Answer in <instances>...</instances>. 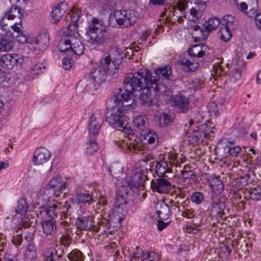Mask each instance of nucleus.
I'll return each instance as SVG.
<instances>
[{
    "mask_svg": "<svg viewBox=\"0 0 261 261\" xmlns=\"http://www.w3.org/2000/svg\"><path fill=\"white\" fill-rule=\"evenodd\" d=\"M37 256V248L33 243L28 244L25 253L26 261H33L36 260Z\"/></svg>",
    "mask_w": 261,
    "mask_h": 261,
    "instance_id": "nucleus-39",
    "label": "nucleus"
},
{
    "mask_svg": "<svg viewBox=\"0 0 261 261\" xmlns=\"http://www.w3.org/2000/svg\"><path fill=\"white\" fill-rule=\"evenodd\" d=\"M49 34L45 31L44 33L40 34L35 39V44L38 45L40 49H44L49 45Z\"/></svg>",
    "mask_w": 261,
    "mask_h": 261,
    "instance_id": "nucleus-36",
    "label": "nucleus"
},
{
    "mask_svg": "<svg viewBox=\"0 0 261 261\" xmlns=\"http://www.w3.org/2000/svg\"><path fill=\"white\" fill-rule=\"evenodd\" d=\"M159 122L161 126H167L170 125L172 120L170 115L163 113L159 118Z\"/></svg>",
    "mask_w": 261,
    "mask_h": 261,
    "instance_id": "nucleus-53",
    "label": "nucleus"
},
{
    "mask_svg": "<svg viewBox=\"0 0 261 261\" xmlns=\"http://www.w3.org/2000/svg\"><path fill=\"white\" fill-rule=\"evenodd\" d=\"M76 226L79 229L84 230H93L97 232L100 229V225L94 224L93 217L89 213H84L77 218Z\"/></svg>",
    "mask_w": 261,
    "mask_h": 261,
    "instance_id": "nucleus-9",
    "label": "nucleus"
},
{
    "mask_svg": "<svg viewBox=\"0 0 261 261\" xmlns=\"http://www.w3.org/2000/svg\"><path fill=\"white\" fill-rule=\"evenodd\" d=\"M184 210L182 211L181 216L184 217H186L189 219H191L194 217V211L192 208H184Z\"/></svg>",
    "mask_w": 261,
    "mask_h": 261,
    "instance_id": "nucleus-64",
    "label": "nucleus"
},
{
    "mask_svg": "<svg viewBox=\"0 0 261 261\" xmlns=\"http://www.w3.org/2000/svg\"><path fill=\"white\" fill-rule=\"evenodd\" d=\"M245 66V64L244 62L240 59L237 60L235 63L232 65V70L230 72V74L231 79H233L234 81H237L240 79L242 71Z\"/></svg>",
    "mask_w": 261,
    "mask_h": 261,
    "instance_id": "nucleus-30",
    "label": "nucleus"
},
{
    "mask_svg": "<svg viewBox=\"0 0 261 261\" xmlns=\"http://www.w3.org/2000/svg\"><path fill=\"white\" fill-rule=\"evenodd\" d=\"M70 23L68 32L65 36V41L68 43V47L71 52L75 55H82L84 51V46L79 38L77 21L80 18L78 10L74 9L69 13Z\"/></svg>",
    "mask_w": 261,
    "mask_h": 261,
    "instance_id": "nucleus-4",
    "label": "nucleus"
},
{
    "mask_svg": "<svg viewBox=\"0 0 261 261\" xmlns=\"http://www.w3.org/2000/svg\"><path fill=\"white\" fill-rule=\"evenodd\" d=\"M43 232L46 235H52L57 229L55 222L53 220L44 221L42 222Z\"/></svg>",
    "mask_w": 261,
    "mask_h": 261,
    "instance_id": "nucleus-37",
    "label": "nucleus"
},
{
    "mask_svg": "<svg viewBox=\"0 0 261 261\" xmlns=\"http://www.w3.org/2000/svg\"><path fill=\"white\" fill-rule=\"evenodd\" d=\"M106 73L98 66L94 67L89 73V78L95 86L99 85L105 79Z\"/></svg>",
    "mask_w": 261,
    "mask_h": 261,
    "instance_id": "nucleus-24",
    "label": "nucleus"
},
{
    "mask_svg": "<svg viewBox=\"0 0 261 261\" xmlns=\"http://www.w3.org/2000/svg\"><path fill=\"white\" fill-rule=\"evenodd\" d=\"M155 171L160 177H169L172 176V169L166 161H161L155 165Z\"/></svg>",
    "mask_w": 261,
    "mask_h": 261,
    "instance_id": "nucleus-21",
    "label": "nucleus"
},
{
    "mask_svg": "<svg viewBox=\"0 0 261 261\" xmlns=\"http://www.w3.org/2000/svg\"><path fill=\"white\" fill-rule=\"evenodd\" d=\"M250 197L254 201L261 200V187H257L251 189L250 192Z\"/></svg>",
    "mask_w": 261,
    "mask_h": 261,
    "instance_id": "nucleus-54",
    "label": "nucleus"
},
{
    "mask_svg": "<svg viewBox=\"0 0 261 261\" xmlns=\"http://www.w3.org/2000/svg\"><path fill=\"white\" fill-rule=\"evenodd\" d=\"M68 43L65 41V38L62 39L59 44V50L61 52L70 53L71 52V48L68 47Z\"/></svg>",
    "mask_w": 261,
    "mask_h": 261,
    "instance_id": "nucleus-58",
    "label": "nucleus"
},
{
    "mask_svg": "<svg viewBox=\"0 0 261 261\" xmlns=\"http://www.w3.org/2000/svg\"><path fill=\"white\" fill-rule=\"evenodd\" d=\"M158 77L153 76L149 70L141 69L135 73L132 77H126L123 82V89L119 88V91L113 96L115 102L127 101L135 92H139L135 96H138L141 103L150 106L153 103L151 96V90H158Z\"/></svg>",
    "mask_w": 261,
    "mask_h": 261,
    "instance_id": "nucleus-1",
    "label": "nucleus"
},
{
    "mask_svg": "<svg viewBox=\"0 0 261 261\" xmlns=\"http://www.w3.org/2000/svg\"><path fill=\"white\" fill-rule=\"evenodd\" d=\"M112 98L113 97H111L110 101L115 106H113L112 108L108 109L107 121L114 127L122 128L121 130L129 134L132 130L128 124V118L125 115L126 110L123 103L124 101L115 102Z\"/></svg>",
    "mask_w": 261,
    "mask_h": 261,
    "instance_id": "nucleus-3",
    "label": "nucleus"
},
{
    "mask_svg": "<svg viewBox=\"0 0 261 261\" xmlns=\"http://www.w3.org/2000/svg\"><path fill=\"white\" fill-rule=\"evenodd\" d=\"M155 210L159 217L162 220H167L170 216L168 205L163 200L158 201Z\"/></svg>",
    "mask_w": 261,
    "mask_h": 261,
    "instance_id": "nucleus-26",
    "label": "nucleus"
},
{
    "mask_svg": "<svg viewBox=\"0 0 261 261\" xmlns=\"http://www.w3.org/2000/svg\"><path fill=\"white\" fill-rule=\"evenodd\" d=\"M180 62L184 66V70L187 72L194 71L199 66L198 60L192 56L189 59H183Z\"/></svg>",
    "mask_w": 261,
    "mask_h": 261,
    "instance_id": "nucleus-31",
    "label": "nucleus"
},
{
    "mask_svg": "<svg viewBox=\"0 0 261 261\" xmlns=\"http://www.w3.org/2000/svg\"><path fill=\"white\" fill-rule=\"evenodd\" d=\"M126 206V200L123 195H117L115 198L114 206Z\"/></svg>",
    "mask_w": 261,
    "mask_h": 261,
    "instance_id": "nucleus-60",
    "label": "nucleus"
},
{
    "mask_svg": "<svg viewBox=\"0 0 261 261\" xmlns=\"http://www.w3.org/2000/svg\"><path fill=\"white\" fill-rule=\"evenodd\" d=\"M174 102L178 112L185 113L189 109V99L184 96H176L174 98Z\"/></svg>",
    "mask_w": 261,
    "mask_h": 261,
    "instance_id": "nucleus-27",
    "label": "nucleus"
},
{
    "mask_svg": "<svg viewBox=\"0 0 261 261\" xmlns=\"http://www.w3.org/2000/svg\"><path fill=\"white\" fill-rule=\"evenodd\" d=\"M192 201L197 204H200L203 200V196L202 193L199 192H195L191 196Z\"/></svg>",
    "mask_w": 261,
    "mask_h": 261,
    "instance_id": "nucleus-62",
    "label": "nucleus"
},
{
    "mask_svg": "<svg viewBox=\"0 0 261 261\" xmlns=\"http://www.w3.org/2000/svg\"><path fill=\"white\" fill-rule=\"evenodd\" d=\"M98 67L103 71L106 74L113 75L117 70L118 64L112 59L109 55L102 58L99 61Z\"/></svg>",
    "mask_w": 261,
    "mask_h": 261,
    "instance_id": "nucleus-17",
    "label": "nucleus"
},
{
    "mask_svg": "<svg viewBox=\"0 0 261 261\" xmlns=\"http://www.w3.org/2000/svg\"><path fill=\"white\" fill-rule=\"evenodd\" d=\"M133 125L135 130L140 134L149 128L148 119L144 116H136L133 119Z\"/></svg>",
    "mask_w": 261,
    "mask_h": 261,
    "instance_id": "nucleus-25",
    "label": "nucleus"
},
{
    "mask_svg": "<svg viewBox=\"0 0 261 261\" xmlns=\"http://www.w3.org/2000/svg\"><path fill=\"white\" fill-rule=\"evenodd\" d=\"M186 3L182 0H178L172 3L169 7V12L166 20H169L170 18L173 16L176 17V20L181 22L182 17L188 18V14H186Z\"/></svg>",
    "mask_w": 261,
    "mask_h": 261,
    "instance_id": "nucleus-10",
    "label": "nucleus"
},
{
    "mask_svg": "<svg viewBox=\"0 0 261 261\" xmlns=\"http://www.w3.org/2000/svg\"><path fill=\"white\" fill-rule=\"evenodd\" d=\"M210 185L212 191L216 195L221 194L223 191V182L218 177H212L210 180Z\"/></svg>",
    "mask_w": 261,
    "mask_h": 261,
    "instance_id": "nucleus-34",
    "label": "nucleus"
},
{
    "mask_svg": "<svg viewBox=\"0 0 261 261\" xmlns=\"http://www.w3.org/2000/svg\"><path fill=\"white\" fill-rule=\"evenodd\" d=\"M13 41L0 34V52L9 51L13 47Z\"/></svg>",
    "mask_w": 261,
    "mask_h": 261,
    "instance_id": "nucleus-41",
    "label": "nucleus"
},
{
    "mask_svg": "<svg viewBox=\"0 0 261 261\" xmlns=\"http://www.w3.org/2000/svg\"><path fill=\"white\" fill-rule=\"evenodd\" d=\"M225 208V203L218 199H215L213 201L212 209L216 211L220 217H222L224 214Z\"/></svg>",
    "mask_w": 261,
    "mask_h": 261,
    "instance_id": "nucleus-44",
    "label": "nucleus"
},
{
    "mask_svg": "<svg viewBox=\"0 0 261 261\" xmlns=\"http://www.w3.org/2000/svg\"><path fill=\"white\" fill-rule=\"evenodd\" d=\"M69 186L68 180L59 175L52 177L46 185L48 189H52L53 194L56 197L59 196Z\"/></svg>",
    "mask_w": 261,
    "mask_h": 261,
    "instance_id": "nucleus-8",
    "label": "nucleus"
},
{
    "mask_svg": "<svg viewBox=\"0 0 261 261\" xmlns=\"http://www.w3.org/2000/svg\"><path fill=\"white\" fill-rule=\"evenodd\" d=\"M126 144L128 145V148L131 151L134 152L140 151L142 152V160L143 162H147L153 159V156L150 153V151H143L141 143L139 139L129 140V142L127 141Z\"/></svg>",
    "mask_w": 261,
    "mask_h": 261,
    "instance_id": "nucleus-16",
    "label": "nucleus"
},
{
    "mask_svg": "<svg viewBox=\"0 0 261 261\" xmlns=\"http://www.w3.org/2000/svg\"><path fill=\"white\" fill-rule=\"evenodd\" d=\"M109 172L114 177H116L122 172V168L119 165L114 164L109 169Z\"/></svg>",
    "mask_w": 261,
    "mask_h": 261,
    "instance_id": "nucleus-59",
    "label": "nucleus"
},
{
    "mask_svg": "<svg viewBox=\"0 0 261 261\" xmlns=\"http://www.w3.org/2000/svg\"><path fill=\"white\" fill-rule=\"evenodd\" d=\"M142 261H159L157 253L151 251L148 253L143 254L142 256Z\"/></svg>",
    "mask_w": 261,
    "mask_h": 261,
    "instance_id": "nucleus-56",
    "label": "nucleus"
},
{
    "mask_svg": "<svg viewBox=\"0 0 261 261\" xmlns=\"http://www.w3.org/2000/svg\"><path fill=\"white\" fill-rule=\"evenodd\" d=\"M76 198L79 204H90L94 202L93 198L88 193H79L76 195Z\"/></svg>",
    "mask_w": 261,
    "mask_h": 261,
    "instance_id": "nucleus-43",
    "label": "nucleus"
},
{
    "mask_svg": "<svg viewBox=\"0 0 261 261\" xmlns=\"http://www.w3.org/2000/svg\"><path fill=\"white\" fill-rule=\"evenodd\" d=\"M23 62L22 56L19 54H7L0 59V64L4 68L12 69L15 66L20 65Z\"/></svg>",
    "mask_w": 261,
    "mask_h": 261,
    "instance_id": "nucleus-11",
    "label": "nucleus"
},
{
    "mask_svg": "<svg viewBox=\"0 0 261 261\" xmlns=\"http://www.w3.org/2000/svg\"><path fill=\"white\" fill-rule=\"evenodd\" d=\"M45 65L42 62H38L32 69V73L33 74H39L42 73L45 70Z\"/></svg>",
    "mask_w": 261,
    "mask_h": 261,
    "instance_id": "nucleus-57",
    "label": "nucleus"
},
{
    "mask_svg": "<svg viewBox=\"0 0 261 261\" xmlns=\"http://www.w3.org/2000/svg\"><path fill=\"white\" fill-rule=\"evenodd\" d=\"M126 214V206H113L111 219L112 221L118 223V224L120 225L121 222L124 219Z\"/></svg>",
    "mask_w": 261,
    "mask_h": 261,
    "instance_id": "nucleus-22",
    "label": "nucleus"
},
{
    "mask_svg": "<svg viewBox=\"0 0 261 261\" xmlns=\"http://www.w3.org/2000/svg\"><path fill=\"white\" fill-rule=\"evenodd\" d=\"M103 122V115L99 111L95 112L89 121L88 130L90 135H97Z\"/></svg>",
    "mask_w": 261,
    "mask_h": 261,
    "instance_id": "nucleus-13",
    "label": "nucleus"
},
{
    "mask_svg": "<svg viewBox=\"0 0 261 261\" xmlns=\"http://www.w3.org/2000/svg\"><path fill=\"white\" fill-rule=\"evenodd\" d=\"M60 226L64 231L61 232L63 234L60 238L59 242L60 245L67 248L71 244V239L69 233L68 222L66 220L62 221L60 223Z\"/></svg>",
    "mask_w": 261,
    "mask_h": 261,
    "instance_id": "nucleus-23",
    "label": "nucleus"
},
{
    "mask_svg": "<svg viewBox=\"0 0 261 261\" xmlns=\"http://www.w3.org/2000/svg\"><path fill=\"white\" fill-rule=\"evenodd\" d=\"M230 145H227L226 147L228 148V153L230 155L233 157H237L241 151L242 149L239 146H234L231 145V143L229 142Z\"/></svg>",
    "mask_w": 261,
    "mask_h": 261,
    "instance_id": "nucleus-52",
    "label": "nucleus"
},
{
    "mask_svg": "<svg viewBox=\"0 0 261 261\" xmlns=\"http://www.w3.org/2000/svg\"><path fill=\"white\" fill-rule=\"evenodd\" d=\"M60 210L59 214H60L61 218L63 217L66 218L71 208L70 204L67 201H65L64 204H62V203L60 202Z\"/></svg>",
    "mask_w": 261,
    "mask_h": 261,
    "instance_id": "nucleus-55",
    "label": "nucleus"
},
{
    "mask_svg": "<svg viewBox=\"0 0 261 261\" xmlns=\"http://www.w3.org/2000/svg\"><path fill=\"white\" fill-rule=\"evenodd\" d=\"M188 54L194 58L195 57L201 58L203 57L205 53L202 50V47L200 44H196L189 49Z\"/></svg>",
    "mask_w": 261,
    "mask_h": 261,
    "instance_id": "nucleus-46",
    "label": "nucleus"
},
{
    "mask_svg": "<svg viewBox=\"0 0 261 261\" xmlns=\"http://www.w3.org/2000/svg\"><path fill=\"white\" fill-rule=\"evenodd\" d=\"M187 168L186 166L184 165V169L180 170L182 178L185 179H189V181L195 180L196 176L192 170H187Z\"/></svg>",
    "mask_w": 261,
    "mask_h": 261,
    "instance_id": "nucleus-50",
    "label": "nucleus"
},
{
    "mask_svg": "<svg viewBox=\"0 0 261 261\" xmlns=\"http://www.w3.org/2000/svg\"><path fill=\"white\" fill-rule=\"evenodd\" d=\"M110 17L114 18L117 24L123 28L134 25L138 18L136 13L133 10H115Z\"/></svg>",
    "mask_w": 261,
    "mask_h": 261,
    "instance_id": "nucleus-6",
    "label": "nucleus"
},
{
    "mask_svg": "<svg viewBox=\"0 0 261 261\" xmlns=\"http://www.w3.org/2000/svg\"><path fill=\"white\" fill-rule=\"evenodd\" d=\"M98 149L99 146L94 138H90L85 144V150L87 154L91 155Z\"/></svg>",
    "mask_w": 261,
    "mask_h": 261,
    "instance_id": "nucleus-42",
    "label": "nucleus"
},
{
    "mask_svg": "<svg viewBox=\"0 0 261 261\" xmlns=\"http://www.w3.org/2000/svg\"><path fill=\"white\" fill-rule=\"evenodd\" d=\"M14 24L15 21L12 20L8 14H5V15L2 17L0 21L1 29L5 34V35L7 36L8 37H11L13 39L15 38V35H14L11 33L10 29H12L13 32L16 34L20 33V30H15ZM15 26L18 25L15 24Z\"/></svg>",
    "mask_w": 261,
    "mask_h": 261,
    "instance_id": "nucleus-14",
    "label": "nucleus"
},
{
    "mask_svg": "<svg viewBox=\"0 0 261 261\" xmlns=\"http://www.w3.org/2000/svg\"><path fill=\"white\" fill-rule=\"evenodd\" d=\"M134 173L130 180L129 185L130 188L138 189L144 186V181L148 180L147 176L146 174V170L138 169H136Z\"/></svg>",
    "mask_w": 261,
    "mask_h": 261,
    "instance_id": "nucleus-15",
    "label": "nucleus"
},
{
    "mask_svg": "<svg viewBox=\"0 0 261 261\" xmlns=\"http://www.w3.org/2000/svg\"><path fill=\"white\" fill-rule=\"evenodd\" d=\"M231 30L232 29L221 25V27L218 32V34L220 36V39L223 40L224 42L229 41L231 37Z\"/></svg>",
    "mask_w": 261,
    "mask_h": 261,
    "instance_id": "nucleus-47",
    "label": "nucleus"
},
{
    "mask_svg": "<svg viewBox=\"0 0 261 261\" xmlns=\"http://www.w3.org/2000/svg\"><path fill=\"white\" fill-rule=\"evenodd\" d=\"M171 183L167 179L159 178L151 181V187L153 190L159 193H167L171 189Z\"/></svg>",
    "mask_w": 261,
    "mask_h": 261,
    "instance_id": "nucleus-19",
    "label": "nucleus"
},
{
    "mask_svg": "<svg viewBox=\"0 0 261 261\" xmlns=\"http://www.w3.org/2000/svg\"><path fill=\"white\" fill-rule=\"evenodd\" d=\"M239 10L249 17H254L257 11V0H242L236 4Z\"/></svg>",
    "mask_w": 261,
    "mask_h": 261,
    "instance_id": "nucleus-12",
    "label": "nucleus"
},
{
    "mask_svg": "<svg viewBox=\"0 0 261 261\" xmlns=\"http://www.w3.org/2000/svg\"><path fill=\"white\" fill-rule=\"evenodd\" d=\"M182 198L180 196L176 195L173 198L171 199L170 203L172 207H175L177 208L179 212H180V205H181L179 200H181Z\"/></svg>",
    "mask_w": 261,
    "mask_h": 261,
    "instance_id": "nucleus-63",
    "label": "nucleus"
},
{
    "mask_svg": "<svg viewBox=\"0 0 261 261\" xmlns=\"http://www.w3.org/2000/svg\"><path fill=\"white\" fill-rule=\"evenodd\" d=\"M221 23L222 26L233 30L237 25V21L234 16L226 15L223 17Z\"/></svg>",
    "mask_w": 261,
    "mask_h": 261,
    "instance_id": "nucleus-40",
    "label": "nucleus"
},
{
    "mask_svg": "<svg viewBox=\"0 0 261 261\" xmlns=\"http://www.w3.org/2000/svg\"><path fill=\"white\" fill-rule=\"evenodd\" d=\"M28 208L27 200L24 198H20L18 200L15 210L12 211V215L21 221L27 213Z\"/></svg>",
    "mask_w": 261,
    "mask_h": 261,
    "instance_id": "nucleus-20",
    "label": "nucleus"
},
{
    "mask_svg": "<svg viewBox=\"0 0 261 261\" xmlns=\"http://www.w3.org/2000/svg\"><path fill=\"white\" fill-rule=\"evenodd\" d=\"M5 14H8L15 21L14 25H18L15 26V30H20L22 29V18L23 17V14L20 7L13 5Z\"/></svg>",
    "mask_w": 261,
    "mask_h": 261,
    "instance_id": "nucleus-18",
    "label": "nucleus"
},
{
    "mask_svg": "<svg viewBox=\"0 0 261 261\" xmlns=\"http://www.w3.org/2000/svg\"><path fill=\"white\" fill-rule=\"evenodd\" d=\"M86 34L88 43L95 46L105 45L115 38V32L94 17L88 26Z\"/></svg>",
    "mask_w": 261,
    "mask_h": 261,
    "instance_id": "nucleus-2",
    "label": "nucleus"
},
{
    "mask_svg": "<svg viewBox=\"0 0 261 261\" xmlns=\"http://www.w3.org/2000/svg\"><path fill=\"white\" fill-rule=\"evenodd\" d=\"M68 257L71 261H83L84 259L82 252L77 249H74L70 252L68 255Z\"/></svg>",
    "mask_w": 261,
    "mask_h": 261,
    "instance_id": "nucleus-48",
    "label": "nucleus"
},
{
    "mask_svg": "<svg viewBox=\"0 0 261 261\" xmlns=\"http://www.w3.org/2000/svg\"><path fill=\"white\" fill-rule=\"evenodd\" d=\"M60 202L54 201L53 203H50L45 208L46 215L53 219L56 217L60 214Z\"/></svg>",
    "mask_w": 261,
    "mask_h": 261,
    "instance_id": "nucleus-33",
    "label": "nucleus"
},
{
    "mask_svg": "<svg viewBox=\"0 0 261 261\" xmlns=\"http://www.w3.org/2000/svg\"><path fill=\"white\" fill-rule=\"evenodd\" d=\"M220 23V20L217 17H213L209 19L203 24L204 30L203 33V38H207L210 32L216 30Z\"/></svg>",
    "mask_w": 261,
    "mask_h": 261,
    "instance_id": "nucleus-29",
    "label": "nucleus"
},
{
    "mask_svg": "<svg viewBox=\"0 0 261 261\" xmlns=\"http://www.w3.org/2000/svg\"><path fill=\"white\" fill-rule=\"evenodd\" d=\"M171 73V68L169 66H164L163 67L158 68L155 70L154 74H155V75H153L152 73H150L153 76H158V78H159V75H160L166 80H169L170 79ZM159 81V79H158V81Z\"/></svg>",
    "mask_w": 261,
    "mask_h": 261,
    "instance_id": "nucleus-38",
    "label": "nucleus"
},
{
    "mask_svg": "<svg viewBox=\"0 0 261 261\" xmlns=\"http://www.w3.org/2000/svg\"><path fill=\"white\" fill-rule=\"evenodd\" d=\"M51 155L50 151L44 147L37 148L35 151L32 161L40 174L47 176L50 173L52 168Z\"/></svg>",
    "mask_w": 261,
    "mask_h": 261,
    "instance_id": "nucleus-5",
    "label": "nucleus"
},
{
    "mask_svg": "<svg viewBox=\"0 0 261 261\" xmlns=\"http://www.w3.org/2000/svg\"><path fill=\"white\" fill-rule=\"evenodd\" d=\"M15 38L16 39L17 41L21 43H35V39L32 38L27 37L25 35L22 34V29L20 30V33H16L15 35Z\"/></svg>",
    "mask_w": 261,
    "mask_h": 261,
    "instance_id": "nucleus-49",
    "label": "nucleus"
},
{
    "mask_svg": "<svg viewBox=\"0 0 261 261\" xmlns=\"http://www.w3.org/2000/svg\"><path fill=\"white\" fill-rule=\"evenodd\" d=\"M66 11V4L61 3L53 8L50 16L54 23L59 22L62 18Z\"/></svg>",
    "mask_w": 261,
    "mask_h": 261,
    "instance_id": "nucleus-28",
    "label": "nucleus"
},
{
    "mask_svg": "<svg viewBox=\"0 0 261 261\" xmlns=\"http://www.w3.org/2000/svg\"><path fill=\"white\" fill-rule=\"evenodd\" d=\"M206 137L205 133L200 130H195L189 137V141L193 145H197L202 143Z\"/></svg>",
    "mask_w": 261,
    "mask_h": 261,
    "instance_id": "nucleus-35",
    "label": "nucleus"
},
{
    "mask_svg": "<svg viewBox=\"0 0 261 261\" xmlns=\"http://www.w3.org/2000/svg\"><path fill=\"white\" fill-rule=\"evenodd\" d=\"M209 0H189L186 2V8L189 9L188 19L193 22L197 21L201 17Z\"/></svg>",
    "mask_w": 261,
    "mask_h": 261,
    "instance_id": "nucleus-7",
    "label": "nucleus"
},
{
    "mask_svg": "<svg viewBox=\"0 0 261 261\" xmlns=\"http://www.w3.org/2000/svg\"><path fill=\"white\" fill-rule=\"evenodd\" d=\"M45 261H61V256L57 251L54 249H48L44 255Z\"/></svg>",
    "mask_w": 261,
    "mask_h": 261,
    "instance_id": "nucleus-45",
    "label": "nucleus"
},
{
    "mask_svg": "<svg viewBox=\"0 0 261 261\" xmlns=\"http://www.w3.org/2000/svg\"><path fill=\"white\" fill-rule=\"evenodd\" d=\"M186 158H178L177 156H175V159H171L169 162L170 165H174L176 167H179L181 168L180 164L184 163L186 161Z\"/></svg>",
    "mask_w": 261,
    "mask_h": 261,
    "instance_id": "nucleus-61",
    "label": "nucleus"
},
{
    "mask_svg": "<svg viewBox=\"0 0 261 261\" xmlns=\"http://www.w3.org/2000/svg\"><path fill=\"white\" fill-rule=\"evenodd\" d=\"M191 28L195 32V35L197 36L196 39H198V41H204L206 39V38H203L204 33H203V32L205 30L203 24L202 28L198 25H193L191 26Z\"/></svg>",
    "mask_w": 261,
    "mask_h": 261,
    "instance_id": "nucleus-51",
    "label": "nucleus"
},
{
    "mask_svg": "<svg viewBox=\"0 0 261 261\" xmlns=\"http://www.w3.org/2000/svg\"><path fill=\"white\" fill-rule=\"evenodd\" d=\"M141 139L144 140L145 144H152L157 141L158 137L155 133L149 128L140 134Z\"/></svg>",
    "mask_w": 261,
    "mask_h": 261,
    "instance_id": "nucleus-32",
    "label": "nucleus"
}]
</instances>
